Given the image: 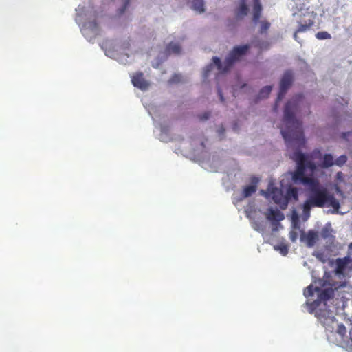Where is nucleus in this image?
Masks as SVG:
<instances>
[{
  "instance_id": "nucleus-1",
  "label": "nucleus",
  "mask_w": 352,
  "mask_h": 352,
  "mask_svg": "<svg viewBox=\"0 0 352 352\" xmlns=\"http://www.w3.org/2000/svg\"><path fill=\"white\" fill-rule=\"evenodd\" d=\"M304 96L296 94L285 104L283 122L285 128L280 129V133L287 144H294L300 148L305 144V139L302 128V122L296 118L303 104Z\"/></svg>"
},
{
  "instance_id": "nucleus-2",
  "label": "nucleus",
  "mask_w": 352,
  "mask_h": 352,
  "mask_svg": "<svg viewBox=\"0 0 352 352\" xmlns=\"http://www.w3.org/2000/svg\"><path fill=\"white\" fill-rule=\"evenodd\" d=\"M309 195L307 199L302 205V212L305 215L309 217L311 208L332 207L338 212L340 207L339 201L333 194L321 186L318 180L309 186Z\"/></svg>"
},
{
  "instance_id": "nucleus-3",
  "label": "nucleus",
  "mask_w": 352,
  "mask_h": 352,
  "mask_svg": "<svg viewBox=\"0 0 352 352\" xmlns=\"http://www.w3.org/2000/svg\"><path fill=\"white\" fill-rule=\"evenodd\" d=\"M292 158L296 162L297 168L292 175V179L295 183H300L308 186L314 183L316 179L305 175V170L309 168L311 171L316 169L314 163L300 151H296Z\"/></svg>"
},
{
  "instance_id": "nucleus-4",
  "label": "nucleus",
  "mask_w": 352,
  "mask_h": 352,
  "mask_svg": "<svg viewBox=\"0 0 352 352\" xmlns=\"http://www.w3.org/2000/svg\"><path fill=\"white\" fill-rule=\"evenodd\" d=\"M250 48L248 44L235 46L226 58L223 65L219 58L214 56L212 58L213 63L217 66L221 73H225L230 70L234 63L238 61L243 56L245 55Z\"/></svg>"
},
{
  "instance_id": "nucleus-5",
  "label": "nucleus",
  "mask_w": 352,
  "mask_h": 352,
  "mask_svg": "<svg viewBox=\"0 0 352 352\" xmlns=\"http://www.w3.org/2000/svg\"><path fill=\"white\" fill-rule=\"evenodd\" d=\"M316 16V14L312 10H309V8L304 12H301L300 19L298 21V28L294 34V38L296 41L299 42L298 40V33L307 32L310 30L314 24Z\"/></svg>"
},
{
  "instance_id": "nucleus-6",
  "label": "nucleus",
  "mask_w": 352,
  "mask_h": 352,
  "mask_svg": "<svg viewBox=\"0 0 352 352\" xmlns=\"http://www.w3.org/2000/svg\"><path fill=\"white\" fill-rule=\"evenodd\" d=\"M293 80L294 75L292 72L290 70L286 71L280 80V90L276 101V106L277 105L278 102L281 100L282 98L285 96L287 91L291 87Z\"/></svg>"
},
{
  "instance_id": "nucleus-7",
  "label": "nucleus",
  "mask_w": 352,
  "mask_h": 352,
  "mask_svg": "<svg viewBox=\"0 0 352 352\" xmlns=\"http://www.w3.org/2000/svg\"><path fill=\"white\" fill-rule=\"evenodd\" d=\"M267 190L270 197H272L274 203L278 205L282 210H285L287 208V199L285 198V194L283 189L277 187H272L270 185Z\"/></svg>"
},
{
  "instance_id": "nucleus-8",
  "label": "nucleus",
  "mask_w": 352,
  "mask_h": 352,
  "mask_svg": "<svg viewBox=\"0 0 352 352\" xmlns=\"http://www.w3.org/2000/svg\"><path fill=\"white\" fill-rule=\"evenodd\" d=\"M131 82L134 87L141 90H146L149 87L148 82L144 78L143 73L140 72L133 75Z\"/></svg>"
},
{
  "instance_id": "nucleus-9",
  "label": "nucleus",
  "mask_w": 352,
  "mask_h": 352,
  "mask_svg": "<svg viewBox=\"0 0 352 352\" xmlns=\"http://www.w3.org/2000/svg\"><path fill=\"white\" fill-rule=\"evenodd\" d=\"M300 240L305 242L307 247L311 248L318 240V234L314 230H309L307 234L305 232L302 233Z\"/></svg>"
},
{
  "instance_id": "nucleus-10",
  "label": "nucleus",
  "mask_w": 352,
  "mask_h": 352,
  "mask_svg": "<svg viewBox=\"0 0 352 352\" xmlns=\"http://www.w3.org/2000/svg\"><path fill=\"white\" fill-rule=\"evenodd\" d=\"M83 31L84 34L91 32L94 35H98L100 32L99 25L96 20L87 21L83 25Z\"/></svg>"
},
{
  "instance_id": "nucleus-11",
  "label": "nucleus",
  "mask_w": 352,
  "mask_h": 352,
  "mask_svg": "<svg viewBox=\"0 0 352 352\" xmlns=\"http://www.w3.org/2000/svg\"><path fill=\"white\" fill-rule=\"evenodd\" d=\"M318 299L314 302L318 305L321 301L328 300L333 297V290L331 288H327L318 292Z\"/></svg>"
},
{
  "instance_id": "nucleus-12",
  "label": "nucleus",
  "mask_w": 352,
  "mask_h": 352,
  "mask_svg": "<svg viewBox=\"0 0 352 352\" xmlns=\"http://www.w3.org/2000/svg\"><path fill=\"white\" fill-rule=\"evenodd\" d=\"M254 6H253V21L254 23H258L261 15V12L263 10L261 3L260 0H253Z\"/></svg>"
},
{
  "instance_id": "nucleus-13",
  "label": "nucleus",
  "mask_w": 352,
  "mask_h": 352,
  "mask_svg": "<svg viewBox=\"0 0 352 352\" xmlns=\"http://www.w3.org/2000/svg\"><path fill=\"white\" fill-rule=\"evenodd\" d=\"M285 198L287 199V206H288V204L289 201L294 200L298 201V190L296 187H289L287 189L286 193H285Z\"/></svg>"
},
{
  "instance_id": "nucleus-14",
  "label": "nucleus",
  "mask_w": 352,
  "mask_h": 352,
  "mask_svg": "<svg viewBox=\"0 0 352 352\" xmlns=\"http://www.w3.org/2000/svg\"><path fill=\"white\" fill-rule=\"evenodd\" d=\"M181 52L182 47L177 43L170 42L166 47V52L168 54H173L178 55L180 54Z\"/></svg>"
},
{
  "instance_id": "nucleus-15",
  "label": "nucleus",
  "mask_w": 352,
  "mask_h": 352,
  "mask_svg": "<svg viewBox=\"0 0 352 352\" xmlns=\"http://www.w3.org/2000/svg\"><path fill=\"white\" fill-rule=\"evenodd\" d=\"M267 218L269 220H277L280 221L283 219V214L278 210H274L272 208H270L267 213Z\"/></svg>"
},
{
  "instance_id": "nucleus-16",
  "label": "nucleus",
  "mask_w": 352,
  "mask_h": 352,
  "mask_svg": "<svg viewBox=\"0 0 352 352\" xmlns=\"http://www.w3.org/2000/svg\"><path fill=\"white\" fill-rule=\"evenodd\" d=\"M191 3V8L195 11L202 13L205 11L204 0H188Z\"/></svg>"
},
{
  "instance_id": "nucleus-17",
  "label": "nucleus",
  "mask_w": 352,
  "mask_h": 352,
  "mask_svg": "<svg viewBox=\"0 0 352 352\" xmlns=\"http://www.w3.org/2000/svg\"><path fill=\"white\" fill-rule=\"evenodd\" d=\"M333 164L334 160L333 155L331 154H325L323 157L321 166L324 168H327L332 166Z\"/></svg>"
},
{
  "instance_id": "nucleus-18",
  "label": "nucleus",
  "mask_w": 352,
  "mask_h": 352,
  "mask_svg": "<svg viewBox=\"0 0 352 352\" xmlns=\"http://www.w3.org/2000/svg\"><path fill=\"white\" fill-rule=\"evenodd\" d=\"M256 191V185L252 184L250 186H247L244 187L242 192V198H247L250 197L252 194H254Z\"/></svg>"
},
{
  "instance_id": "nucleus-19",
  "label": "nucleus",
  "mask_w": 352,
  "mask_h": 352,
  "mask_svg": "<svg viewBox=\"0 0 352 352\" xmlns=\"http://www.w3.org/2000/svg\"><path fill=\"white\" fill-rule=\"evenodd\" d=\"M248 7L246 5L245 0H241L240 6L236 11L238 16H243L248 14Z\"/></svg>"
},
{
  "instance_id": "nucleus-20",
  "label": "nucleus",
  "mask_w": 352,
  "mask_h": 352,
  "mask_svg": "<svg viewBox=\"0 0 352 352\" xmlns=\"http://www.w3.org/2000/svg\"><path fill=\"white\" fill-rule=\"evenodd\" d=\"M320 289L318 287H314L312 285H309L304 289V296L307 298L313 296L314 292H319Z\"/></svg>"
},
{
  "instance_id": "nucleus-21",
  "label": "nucleus",
  "mask_w": 352,
  "mask_h": 352,
  "mask_svg": "<svg viewBox=\"0 0 352 352\" xmlns=\"http://www.w3.org/2000/svg\"><path fill=\"white\" fill-rule=\"evenodd\" d=\"M272 89V87L270 85L265 86L263 87L258 94V98H267L270 94L271 93Z\"/></svg>"
},
{
  "instance_id": "nucleus-22",
  "label": "nucleus",
  "mask_w": 352,
  "mask_h": 352,
  "mask_svg": "<svg viewBox=\"0 0 352 352\" xmlns=\"http://www.w3.org/2000/svg\"><path fill=\"white\" fill-rule=\"evenodd\" d=\"M274 249L280 251L283 256L287 255L288 253V246L285 243H280V244L275 245Z\"/></svg>"
},
{
  "instance_id": "nucleus-23",
  "label": "nucleus",
  "mask_w": 352,
  "mask_h": 352,
  "mask_svg": "<svg viewBox=\"0 0 352 352\" xmlns=\"http://www.w3.org/2000/svg\"><path fill=\"white\" fill-rule=\"evenodd\" d=\"M313 256H314L317 259H318L323 263H324L327 261V256L322 251H315L313 252Z\"/></svg>"
},
{
  "instance_id": "nucleus-24",
  "label": "nucleus",
  "mask_w": 352,
  "mask_h": 352,
  "mask_svg": "<svg viewBox=\"0 0 352 352\" xmlns=\"http://www.w3.org/2000/svg\"><path fill=\"white\" fill-rule=\"evenodd\" d=\"M316 37L319 40L329 39L331 38V34L325 31L318 32L316 34Z\"/></svg>"
},
{
  "instance_id": "nucleus-25",
  "label": "nucleus",
  "mask_w": 352,
  "mask_h": 352,
  "mask_svg": "<svg viewBox=\"0 0 352 352\" xmlns=\"http://www.w3.org/2000/svg\"><path fill=\"white\" fill-rule=\"evenodd\" d=\"M347 161V157L345 155H340L334 161V164L342 166H343Z\"/></svg>"
},
{
  "instance_id": "nucleus-26",
  "label": "nucleus",
  "mask_w": 352,
  "mask_h": 352,
  "mask_svg": "<svg viewBox=\"0 0 352 352\" xmlns=\"http://www.w3.org/2000/svg\"><path fill=\"white\" fill-rule=\"evenodd\" d=\"M270 28V23L267 21H263L261 22L260 33L263 34L266 32Z\"/></svg>"
},
{
  "instance_id": "nucleus-27",
  "label": "nucleus",
  "mask_w": 352,
  "mask_h": 352,
  "mask_svg": "<svg viewBox=\"0 0 352 352\" xmlns=\"http://www.w3.org/2000/svg\"><path fill=\"white\" fill-rule=\"evenodd\" d=\"M336 332L343 338L346 333V328L343 324H340L338 326Z\"/></svg>"
},
{
  "instance_id": "nucleus-28",
  "label": "nucleus",
  "mask_w": 352,
  "mask_h": 352,
  "mask_svg": "<svg viewBox=\"0 0 352 352\" xmlns=\"http://www.w3.org/2000/svg\"><path fill=\"white\" fill-rule=\"evenodd\" d=\"M213 67V65L212 64H210L208 65V66L206 67L204 71V78H207L209 75V73L210 72V71L212 70Z\"/></svg>"
},
{
  "instance_id": "nucleus-29",
  "label": "nucleus",
  "mask_w": 352,
  "mask_h": 352,
  "mask_svg": "<svg viewBox=\"0 0 352 352\" xmlns=\"http://www.w3.org/2000/svg\"><path fill=\"white\" fill-rule=\"evenodd\" d=\"M181 80V76L178 74H175L172 76V78L169 80L170 83H176L179 82Z\"/></svg>"
},
{
  "instance_id": "nucleus-30",
  "label": "nucleus",
  "mask_w": 352,
  "mask_h": 352,
  "mask_svg": "<svg viewBox=\"0 0 352 352\" xmlns=\"http://www.w3.org/2000/svg\"><path fill=\"white\" fill-rule=\"evenodd\" d=\"M210 116V113L207 111L199 116V118L201 121L207 120Z\"/></svg>"
},
{
  "instance_id": "nucleus-31",
  "label": "nucleus",
  "mask_w": 352,
  "mask_h": 352,
  "mask_svg": "<svg viewBox=\"0 0 352 352\" xmlns=\"http://www.w3.org/2000/svg\"><path fill=\"white\" fill-rule=\"evenodd\" d=\"M130 0H124V5L122 9L120 10V14H122L124 12L126 9L127 8L129 4Z\"/></svg>"
},
{
  "instance_id": "nucleus-32",
  "label": "nucleus",
  "mask_w": 352,
  "mask_h": 352,
  "mask_svg": "<svg viewBox=\"0 0 352 352\" xmlns=\"http://www.w3.org/2000/svg\"><path fill=\"white\" fill-rule=\"evenodd\" d=\"M321 235L324 239H327L329 236V231L327 228H323L322 230Z\"/></svg>"
},
{
  "instance_id": "nucleus-33",
  "label": "nucleus",
  "mask_w": 352,
  "mask_h": 352,
  "mask_svg": "<svg viewBox=\"0 0 352 352\" xmlns=\"http://www.w3.org/2000/svg\"><path fill=\"white\" fill-rule=\"evenodd\" d=\"M352 135V132H346L342 133V138L346 140H349V138Z\"/></svg>"
},
{
  "instance_id": "nucleus-34",
  "label": "nucleus",
  "mask_w": 352,
  "mask_h": 352,
  "mask_svg": "<svg viewBox=\"0 0 352 352\" xmlns=\"http://www.w3.org/2000/svg\"><path fill=\"white\" fill-rule=\"evenodd\" d=\"M218 94H219V96L221 101L223 102L224 101V98H223V96L222 94V91H221V89H218Z\"/></svg>"
},
{
  "instance_id": "nucleus-35",
  "label": "nucleus",
  "mask_w": 352,
  "mask_h": 352,
  "mask_svg": "<svg viewBox=\"0 0 352 352\" xmlns=\"http://www.w3.org/2000/svg\"><path fill=\"white\" fill-rule=\"evenodd\" d=\"M296 239V234H294V235L291 236V239H292V241H295Z\"/></svg>"
},
{
  "instance_id": "nucleus-36",
  "label": "nucleus",
  "mask_w": 352,
  "mask_h": 352,
  "mask_svg": "<svg viewBox=\"0 0 352 352\" xmlns=\"http://www.w3.org/2000/svg\"><path fill=\"white\" fill-rule=\"evenodd\" d=\"M349 337H350V340L352 342V327L349 330Z\"/></svg>"
},
{
  "instance_id": "nucleus-37",
  "label": "nucleus",
  "mask_w": 352,
  "mask_h": 352,
  "mask_svg": "<svg viewBox=\"0 0 352 352\" xmlns=\"http://www.w3.org/2000/svg\"><path fill=\"white\" fill-rule=\"evenodd\" d=\"M342 175V173L341 172H338V173H337V177H338V178H340Z\"/></svg>"
},
{
  "instance_id": "nucleus-38",
  "label": "nucleus",
  "mask_w": 352,
  "mask_h": 352,
  "mask_svg": "<svg viewBox=\"0 0 352 352\" xmlns=\"http://www.w3.org/2000/svg\"><path fill=\"white\" fill-rule=\"evenodd\" d=\"M314 154H316V153H320V150H315V151H314Z\"/></svg>"
},
{
  "instance_id": "nucleus-39",
  "label": "nucleus",
  "mask_w": 352,
  "mask_h": 352,
  "mask_svg": "<svg viewBox=\"0 0 352 352\" xmlns=\"http://www.w3.org/2000/svg\"><path fill=\"white\" fill-rule=\"evenodd\" d=\"M201 146H202L203 148H205V147H206V146H205V144H204V142H201Z\"/></svg>"
}]
</instances>
